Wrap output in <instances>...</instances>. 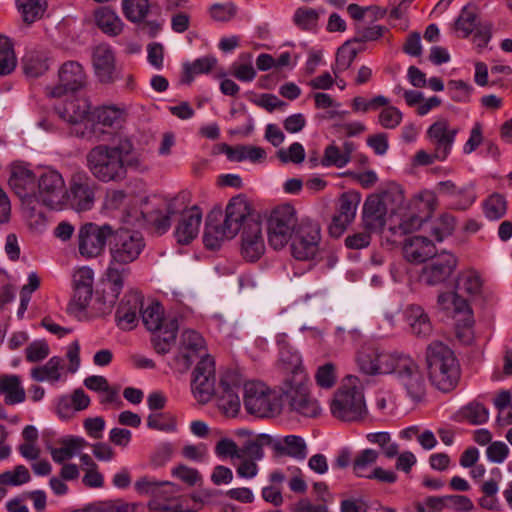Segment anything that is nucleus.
<instances>
[{
    "mask_svg": "<svg viewBox=\"0 0 512 512\" xmlns=\"http://www.w3.org/2000/svg\"><path fill=\"white\" fill-rule=\"evenodd\" d=\"M86 160L90 173L102 183H121L127 178L128 169L143 168L134 144L128 138H120L112 145L93 147L87 153Z\"/></svg>",
    "mask_w": 512,
    "mask_h": 512,
    "instance_id": "obj_1",
    "label": "nucleus"
},
{
    "mask_svg": "<svg viewBox=\"0 0 512 512\" xmlns=\"http://www.w3.org/2000/svg\"><path fill=\"white\" fill-rule=\"evenodd\" d=\"M145 247L143 237L135 231L128 229L112 230L109 242V264L106 270L107 289L104 290V299L109 308L120 295L124 279L130 272L129 265L137 260Z\"/></svg>",
    "mask_w": 512,
    "mask_h": 512,
    "instance_id": "obj_2",
    "label": "nucleus"
},
{
    "mask_svg": "<svg viewBox=\"0 0 512 512\" xmlns=\"http://www.w3.org/2000/svg\"><path fill=\"white\" fill-rule=\"evenodd\" d=\"M251 205L243 195L233 197L226 206L225 218L221 221V210L212 211L206 220L203 240L210 250L220 247L225 239H232L247 222L256 220L251 214Z\"/></svg>",
    "mask_w": 512,
    "mask_h": 512,
    "instance_id": "obj_3",
    "label": "nucleus"
},
{
    "mask_svg": "<svg viewBox=\"0 0 512 512\" xmlns=\"http://www.w3.org/2000/svg\"><path fill=\"white\" fill-rule=\"evenodd\" d=\"M141 318L145 327L154 333L152 341L155 350L160 354L169 352L179 328L177 318H165L163 307L158 302H152L142 310Z\"/></svg>",
    "mask_w": 512,
    "mask_h": 512,
    "instance_id": "obj_4",
    "label": "nucleus"
},
{
    "mask_svg": "<svg viewBox=\"0 0 512 512\" xmlns=\"http://www.w3.org/2000/svg\"><path fill=\"white\" fill-rule=\"evenodd\" d=\"M392 373L406 397L414 404L422 403L427 395V380L419 364L409 355L398 354Z\"/></svg>",
    "mask_w": 512,
    "mask_h": 512,
    "instance_id": "obj_5",
    "label": "nucleus"
},
{
    "mask_svg": "<svg viewBox=\"0 0 512 512\" xmlns=\"http://www.w3.org/2000/svg\"><path fill=\"white\" fill-rule=\"evenodd\" d=\"M187 205L185 195L171 199L154 196L141 204V215L156 232L163 234L170 228L171 217L182 212Z\"/></svg>",
    "mask_w": 512,
    "mask_h": 512,
    "instance_id": "obj_6",
    "label": "nucleus"
},
{
    "mask_svg": "<svg viewBox=\"0 0 512 512\" xmlns=\"http://www.w3.org/2000/svg\"><path fill=\"white\" fill-rule=\"evenodd\" d=\"M97 183L84 171L71 175L65 192V207L76 212L89 211L96 202Z\"/></svg>",
    "mask_w": 512,
    "mask_h": 512,
    "instance_id": "obj_7",
    "label": "nucleus"
},
{
    "mask_svg": "<svg viewBox=\"0 0 512 512\" xmlns=\"http://www.w3.org/2000/svg\"><path fill=\"white\" fill-rule=\"evenodd\" d=\"M298 226L296 211L291 205H282L275 208L268 218V242L275 250L286 246Z\"/></svg>",
    "mask_w": 512,
    "mask_h": 512,
    "instance_id": "obj_8",
    "label": "nucleus"
},
{
    "mask_svg": "<svg viewBox=\"0 0 512 512\" xmlns=\"http://www.w3.org/2000/svg\"><path fill=\"white\" fill-rule=\"evenodd\" d=\"M243 402L247 412L258 417L273 416L280 411L277 394L258 381L244 384Z\"/></svg>",
    "mask_w": 512,
    "mask_h": 512,
    "instance_id": "obj_9",
    "label": "nucleus"
},
{
    "mask_svg": "<svg viewBox=\"0 0 512 512\" xmlns=\"http://www.w3.org/2000/svg\"><path fill=\"white\" fill-rule=\"evenodd\" d=\"M113 227L109 224L98 225L93 222L82 224L76 235L79 254L85 259L96 258L103 254L109 244Z\"/></svg>",
    "mask_w": 512,
    "mask_h": 512,
    "instance_id": "obj_10",
    "label": "nucleus"
},
{
    "mask_svg": "<svg viewBox=\"0 0 512 512\" xmlns=\"http://www.w3.org/2000/svg\"><path fill=\"white\" fill-rule=\"evenodd\" d=\"M320 242V225L311 220H303L291 239V254L300 261L313 260L320 251Z\"/></svg>",
    "mask_w": 512,
    "mask_h": 512,
    "instance_id": "obj_11",
    "label": "nucleus"
},
{
    "mask_svg": "<svg viewBox=\"0 0 512 512\" xmlns=\"http://www.w3.org/2000/svg\"><path fill=\"white\" fill-rule=\"evenodd\" d=\"M398 354L399 352L396 351H382L374 343L365 342L357 351L356 362L359 371L363 374L370 376L391 374Z\"/></svg>",
    "mask_w": 512,
    "mask_h": 512,
    "instance_id": "obj_12",
    "label": "nucleus"
},
{
    "mask_svg": "<svg viewBox=\"0 0 512 512\" xmlns=\"http://www.w3.org/2000/svg\"><path fill=\"white\" fill-rule=\"evenodd\" d=\"M66 186L62 175L56 170H46L37 179L35 203L51 209L65 207Z\"/></svg>",
    "mask_w": 512,
    "mask_h": 512,
    "instance_id": "obj_13",
    "label": "nucleus"
},
{
    "mask_svg": "<svg viewBox=\"0 0 512 512\" xmlns=\"http://www.w3.org/2000/svg\"><path fill=\"white\" fill-rule=\"evenodd\" d=\"M294 373L293 379L286 381L287 388L284 391L290 410L304 417H317L321 412L318 401L310 395L303 377Z\"/></svg>",
    "mask_w": 512,
    "mask_h": 512,
    "instance_id": "obj_14",
    "label": "nucleus"
},
{
    "mask_svg": "<svg viewBox=\"0 0 512 512\" xmlns=\"http://www.w3.org/2000/svg\"><path fill=\"white\" fill-rule=\"evenodd\" d=\"M191 390L201 404L209 402L216 394L215 362L210 355L203 356L197 362L192 373Z\"/></svg>",
    "mask_w": 512,
    "mask_h": 512,
    "instance_id": "obj_15",
    "label": "nucleus"
},
{
    "mask_svg": "<svg viewBox=\"0 0 512 512\" xmlns=\"http://www.w3.org/2000/svg\"><path fill=\"white\" fill-rule=\"evenodd\" d=\"M449 295H439L438 304L442 309L451 311L456 321V336L464 344H470L473 340L472 327L474 324L472 309L466 300H460Z\"/></svg>",
    "mask_w": 512,
    "mask_h": 512,
    "instance_id": "obj_16",
    "label": "nucleus"
},
{
    "mask_svg": "<svg viewBox=\"0 0 512 512\" xmlns=\"http://www.w3.org/2000/svg\"><path fill=\"white\" fill-rule=\"evenodd\" d=\"M37 177L34 172L24 163H13L10 167L8 183L13 192L20 198L22 203L34 210L35 188Z\"/></svg>",
    "mask_w": 512,
    "mask_h": 512,
    "instance_id": "obj_17",
    "label": "nucleus"
},
{
    "mask_svg": "<svg viewBox=\"0 0 512 512\" xmlns=\"http://www.w3.org/2000/svg\"><path fill=\"white\" fill-rule=\"evenodd\" d=\"M87 83L83 66L76 61H67L58 70V83L47 88L51 97H62L68 93L82 89Z\"/></svg>",
    "mask_w": 512,
    "mask_h": 512,
    "instance_id": "obj_18",
    "label": "nucleus"
},
{
    "mask_svg": "<svg viewBox=\"0 0 512 512\" xmlns=\"http://www.w3.org/2000/svg\"><path fill=\"white\" fill-rule=\"evenodd\" d=\"M457 267V258L450 252L434 255L422 268L421 281L435 286L445 283Z\"/></svg>",
    "mask_w": 512,
    "mask_h": 512,
    "instance_id": "obj_19",
    "label": "nucleus"
},
{
    "mask_svg": "<svg viewBox=\"0 0 512 512\" xmlns=\"http://www.w3.org/2000/svg\"><path fill=\"white\" fill-rule=\"evenodd\" d=\"M459 129L451 127L448 120L441 118L435 121L426 131L429 143L436 150L438 161H444L451 153L455 137Z\"/></svg>",
    "mask_w": 512,
    "mask_h": 512,
    "instance_id": "obj_20",
    "label": "nucleus"
},
{
    "mask_svg": "<svg viewBox=\"0 0 512 512\" xmlns=\"http://www.w3.org/2000/svg\"><path fill=\"white\" fill-rule=\"evenodd\" d=\"M92 65L97 80L102 84H113L120 77L115 53L107 44H100L93 49Z\"/></svg>",
    "mask_w": 512,
    "mask_h": 512,
    "instance_id": "obj_21",
    "label": "nucleus"
},
{
    "mask_svg": "<svg viewBox=\"0 0 512 512\" xmlns=\"http://www.w3.org/2000/svg\"><path fill=\"white\" fill-rule=\"evenodd\" d=\"M205 355L208 354L203 337L194 330H184L180 339L177 362L187 370L196 360H201Z\"/></svg>",
    "mask_w": 512,
    "mask_h": 512,
    "instance_id": "obj_22",
    "label": "nucleus"
},
{
    "mask_svg": "<svg viewBox=\"0 0 512 512\" xmlns=\"http://www.w3.org/2000/svg\"><path fill=\"white\" fill-rule=\"evenodd\" d=\"M143 308V297L137 291H131L124 295L115 312L117 326L125 331L136 327L139 314Z\"/></svg>",
    "mask_w": 512,
    "mask_h": 512,
    "instance_id": "obj_23",
    "label": "nucleus"
},
{
    "mask_svg": "<svg viewBox=\"0 0 512 512\" xmlns=\"http://www.w3.org/2000/svg\"><path fill=\"white\" fill-rule=\"evenodd\" d=\"M265 251L262 226L258 220H250L241 234V254L250 262L257 261Z\"/></svg>",
    "mask_w": 512,
    "mask_h": 512,
    "instance_id": "obj_24",
    "label": "nucleus"
},
{
    "mask_svg": "<svg viewBox=\"0 0 512 512\" xmlns=\"http://www.w3.org/2000/svg\"><path fill=\"white\" fill-rule=\"evenodd\" d=\"M483 284L484 282L479 272L474 269H466L457 276L455 292H446L440 295H449L453 297V301L458 298L468 302V298L475 299L482 295Z\"/></svg>",
    "mask_w": 512,
    "mask_h": 512,
    "instance_id": "obj_25",
    "label": "nucleus"
},
{
    "mask_svg": "<svg viewBox=\"0 0 512 512\" xmlns=\"http://www.w3.org/2000/svg\"><path fill=\"white\" fill-rule=\"evenodd\" d=\"M332 415L342 421L352 420V375H346L330 403Z\"/></svg>",
    "mask_w": 512,
    "mask_h": 512,
    "instance_id": "obj_26",
    "label": "nucleus"
},
{
    "mask_svg": "<svg viewBox=\"0 0 512 512\" xmlns=\"http://www.w3.org/2000/svg\"><path fill=\"white\" fill-rule=\"evenodd\" d=\"M178 214L181 215L176 226L175 237L180 244L190 243L199 233L202 212L197 206L187 207Z\"/></svg>",
    "mask_w": 512,
    "mask_h": 512,
    "instance_id": "obj_27",
    "label": "nucleus"
},
{
    "mask_svg": "<svg viewBox=\"0 0 512 512\" xmlns=\"http://www.w3.org/2000/svg\"><path fill=\"white\" fill-rule=\"evenodd\" d=\"M428 375L432 385L443 392L451 391L460 377V369L457 359L444 365L428 369Z\"/></svg>",
    "mask_w": 512,
    "mask_h": 512,
    "instance_id": "obj_28",
    "label": "nucleus"
},
{
    "mask_svg": "<svg viewBox=\"0 0 512 512\" xmlns=\"http://www.w3.org/2000/svg\"><path fill=\"white\" fill-rule=\"evenodd\" d=\"M389 213L381 203V198L377 194H370L363 205L362 220L366 230L376 231L386 223V217Z\"/></svg>",
    "mask_w": 512,
    "mask_h": 512,
    "instance_id": "obj_29",
    "label": "nucleus"
},
{
    "mask_svg": "<svg viewBox=\"0 0 512 512\" xmlns=\"http://www.w3.org/2000/svg\"><path fill=\"white\" fill-rule=\"evenodd\" d=\"M438 191L452 200L451 205L455 209L465 210L475 201V194L469 185L457 186L454 182L447 180L438 183Z\"/></svg>",
    "mask_w": 512,
    "mask_h": 512,
    "instance_id": "obj_30",
    "label": "nucleus"
},
{
    "mask_svg": "<svg viewBox=\"0 0 512 512\" xmlns=\"http://www.w3.org/2000/svg\"><path fill=\"white\" fill-rule=\"evenodd\" d=\"M352 198L349 193H343L337 204L336 213L329 226V233L332 237H340L352 220Z\"/></svg>",
    "mask_w": 512,
    "mask_h": 512,
    "instance_id": "obj_31",
    "label": "nucleus"
},
{
    "mask_svg": "<svg viewBox=\"0 0 512 512\" xmlns=\"http://www.w3.org/2000/svg\"><path fill=\"white\" fill-rule=\"evenodd\" d=\"M403 253L409 262L422 263L434 256V245L426 237L415 236L407 240Z\"/></svg>",
    "mask_w": 512,
    "mask_h": 512,
    "instance_id": "obj_32",
    "label": "nucleus"
},
{
    "mask_svg": "<svg viewBox=\"0 0 512 512\" xmlns=\"http://www.w3.org/2000/svg\"><path fill=\"white\" fill-rule=\"evenodd\" d=\"M90 112V103L84 98H73L64 105L56 107L59 117L69 124L82 123Z\"/></svg>",
    "mask_w": 512,
    "mask_h": 512,
    "instance_id": "obj_33",
    "label": "nucleus"
},
{
    "mask_svg": "<svg viewBox=\"0 0 512 512\" xmlns=\"http://www.w3.org/2000/svg\"><path fill=\"white\" fill-rule=\"evenodd\" d=\"M405 317L412 333L419 338H426L432 332V324L428 314L419 305H409Z\"/></svg>",
    "mask_w": 512,
    "mask_h": 512,
    "instance_id": "obj_34",
    "label": "nucleus"
},
{
    "mask_svg": "<svg viewBox=\"0 0 512 512\" xmlns=\"http://www.w3.org/2000/svg\"><path fill=\"white\" fill-rule=\"evenodd\" d=\"M94 22L97 27L109 36H117L123 30V23L109 7H99L94 11Z\"/></svg>",
    "mask_w": 512,
    "mask_h": 512,
    "instance_id": "obj_35",
    "label": "nucleus"
},
{
    "mask_svg": "<svg viewBox=\"0 0 512 512\" xmlns=\"http://www.w3.org/2000/svg\"><path fill=\"white\" fill-rule=\"evenodd\" d=\"M95 115L98 124L118 129L126 121L127 110L124 105H104L96 110Z\"/></svg>",
    "mask_w": 512,
    "mask_h": 512,
    "instance_id": "obj_36",
    "label": "nucleus"
},
{
    "mask_svg": "<svg viewBox=\"0 0 512 512\" xmlns=\"http://www.w3.org/2000/svg\"><path fill=\"white\" fill-rule=\"evenodd\" d=\"M273 449L280 455H287L297 460H304L307 456V445L304 439L296 435H288L282 441H275Z\"/></svg>",
    "mask_w": 512,
    "mask_h": 512,
    "instance_id": "obj_37",
    "label": "nucleus"
},
{
    "mask_svg": "<svg viewBox=\"0 0 512 512\" xmlns=\"http://www.w3.org/2000/svg\"><path fill=\"white\" fill-rule=\"evenodd\" d=\"M22 68L27 77L37 78L49 69V58L43 51H28L22 58Z\"/></svg>",
    "mask_w": 512,
    "mask_h": 512,
    "instance_id": "obj_38",
    "label": "nucleus"
},
{
    "mask_svg": "<svg viewBox=\"0 0 512 512\" xmlns=\"http://www.w3.org/2000/svg\"><path fill=\"white\" fill-rule=\"evenodd\" d=\"M456 359L453 350L442 341H432L426 348L425 360L427 369L436 368Z\"/></svg>",
    "mask_w": 512,
    "mask_h": 512,
    "instance_id": "obj_39",
    "label": "nucleus"
},
{
    "mask_svg": "<svg viewBox=\"0 0 512 512\" xmlns=\"http://www.w3.org/2000/svg\"><path fill=\"white\" fill-rule=\"evenodd\" d=\"M0 393L5 396V402L8 405L22 403L26 397L20 377L12 374L1 376Z\"/></svg>",
    "mask_w": 512,
    "mask_h": 512,
    "instance_id": "obj_40",
    "label": "nucleus"
},
{
    "mask_svg": "<svg viewBox=\"0 0 512 512\" xmlns=\"http://www.w3.org/2000/svg\"><path fill=\"white\" fill-rule=\"evenodd\" d=\"M63 369V360L60 357H52L46 364L34 367L31 370V377L38 382L47 381L53 384L61 380Z\"/></svg>",
    "mask_w": 512,
    "mask_h": 512,
    "instance_id": "obj_41",
    "label": "nucleus"
},
{
    "mask_svg": "<svg viewBox=\"0 0 512 512\" xmlns=\"http://www.w3.org/2000/svg\"><path fill=\"white\" fill-rule=\"evenodd\" d=\"M223 151L229 160L236 162L244 160L258 162L266 158V152L263 148L252 145H238L236 147L224 145Z\"/></svg>",
    "mask_w": 512,
    "mask_h": 512,
    "instance_id": "obj_42",
    "label": "nucleus"
},
{
    "mask_svg": "<svg viewBox=\"0 0 512 512\" xmlns=\"http://www.w3.org/2000/svg\"><path fill=\"white\" fill-rule=\"evenodd\" d=\"M351 145L343 143L341 147L331 144L326 147L324 156L321 158V165L324 167L336 166L338 168L344 167L351 158Z\"/></svg>",
    "mask_w": 512,
    "mask_h": 512,
    "instance_id": "obj_43",
    "label": "nucleus"
},
{
    "mask_svg": "<svg viewBox=\"0 0 512 512\" xmlns=\"http://www.w3.org/2000/svg\"><path fill=\"white\" fill-rule=\"evenodd\" d=\"M381 198V203L391 215L396 214L405 207V196L402 187L396 183H391L381 193L377 194Z\"/></svg>",
    "mask_w": 512,
    "mask_h": 512,
    "instance_id": "obj_44",
    "label": "nucleus"
},
{
    "mask_svg": "<svg viewBox=\"0 0 512 512\" xmlns=\"http://www.w3.org/2000/svg\"><path fill=\"white\" fill-rule=\"evenodd\" d=\"M86 441L81 437H70L62 440V446L59 448H51L50 453L52 459L56 463H64L70 460L76 453H78L85 445Z\"/></svg>",
    "mask_w": 512,
    "mask_h": 512,
    "instance_id": "obj_45",
    "label": "nucleus"
},
{
    "mask_svg": "<svg viewBox=\"0 0 512 512\" xmlns=\"http://www.w3.org/2000/svg\"><path fill=\"white\" fill-rule=\"evenodd\" d=\"M216 64L217 59L213 56L201 57L192 63L186 62L183 64L184 78L182 81L190 84L196 75L210 72Z\"/></svg>",
    "mask_w": 512,
    "mask_h": 512,
    "instance_id": "obj_46",
    "label": "nucleus"
},
{
    "mask_svg": "<svg viewBox=\"0 0 512 512\" xmlns=\"http://www.w3.org/2000/svg\"><path fill=\"white\" fill-rule=\"evenodd\" d=\"M17 66V57L11 40L0 34V76L11 74Z\"/></svg>",
    "mask_w": 512,
    "mask_h": 512,
    "instance_id": "obj_47",
    "label": "nucleus"
},
{
    "mask_svg": "<svg viewBox=\"0 0 512 512\" xmlns=\"http://www.w3.org/2000/svg\"><path fill=\"white\" fill-rule=\"evenodd\" d=\"M16 6L25 23L31 24L40 19L46 9L45 0H16Z\"/></svg>",
    "mask_w": 512,
    "mask_h": 512,
    "instance_id": "obj_48",
    "label": "nucleus"
},
{
    "mask_svg": "<svg viewBox=\"0 0 512 512\" xmlns=\"http://www.w3.org/2000/svg\"><path fill=\"white\" fill-rule=\"evenodd\" d=\"M276 343L279 347L280 360L288 363L290 365L289 368L296 372L301 363V358L297 351H291L292 347L287 341V335L285 333L278 334L276 336Z\"/></svg>",
    "mask_w": 512,
    "mask_h": 512,
    "instance_id": "obj_49",
    "label": "nucleus"
},
{
    "mask_svg": "<svg viewBox=\"0 0 512 512\" xmlns=\"http://www.w3.org/2000/svg\"><path fill=\"white\" fill-rule=\"evenodd\" d=\"M218 407L227 416L234 417L241 406L237 390L218 391Z\"/></svg>",
    "mask_w": 512,
    "mask_h": 512,
    "instance_id": "obj_50",
    "label": "nucleus"
},
{
    "mask_svg": "<svg viewBox=\"0 0 512 512\" xmlns=\"http://www.w3.org/2000/svg\"><path fill=\"white\" fill-rule=\"evenodd\" d=\"M147 426L162 432H174L177 429V421L170 413L157 412L147 417Z\"/></svg>",
    "mask_w": 512,
    "mask_h": 512,
    "instance_id": "obj_51",
    "label": "nucleus"
},
{
    "mask_svg": "<svg viewBox=\"0 0 512 512\" xmlns=\"http://www.w3.org/2000/svg\"><path fill=\"white\" fill-rule=\"evenodd\" d=\"M314 379L316 384L325 390L331 389L337 381L336 366L332 362H327L317 367Z\"/></svg>",
    "mask_w": 512,
    "mask_h": 512,
    "instance_id": "obj_52",
    "label": "nucleus"
},
{
    "mask_svg": "<svg viewBox=\"0 0 512 512\" xmlns=\"http://www.w3.org/2000/svg\"><path fill=\"white\" fill-rule=\"evenodd\" d=\"M123 12L132 22L141 21L149 12L148 0H123Z\"/></svg>",
    "mask_w": 512,
    "mask_h": 512,
    "instance_id": "obj_53",
    "label": "nucleus"
},
{
    "mask_svg": "<svg viewBox=\"0 0 512 512\" xmlns=\"http://www.w3.org/2000/svg\"><path fill=\"white\" fill-rule=\"evenodd\" d=\"M507 211L506 199L501 194H492L484 203V212L490 220L502 218Z\"/></svg>",
    "mask_w": 512,
    "mask_h": 512,
    "instance_id": "obj_54",
    "label": "nucleus"
},
{
    "mask_svg": "<svg viewBox=\"0 0 512 512\" xmlns=\"http://www.w3.org/2000/svg\"><path fill=\"white\" fill-rule=\"evenodd\" d=\"M461 415L470 424L480 425L487 422L489 411L481 403L471 402L461 409Z\"/></svg>",
    "mask_w": 512,
    "mask_h": 512,
    "instance_id": "obj_55",
    "label": "nucleus"
},
{
    "mask_svg": "<svg viewBox=\"0 0 512 512\" xmlns=\"http://www.w3.org/2000/svg\"><path fill=\"white\" fill-rule=\"evenodd\" d=\"M318 19L319 11L308 7L298 8L294 14L295 24L303 30L315 29Z\"/></svg>",
    "mask_w": 512,
    "mask_h": 512,
    "instance_id": "obj_56",
    "label": "nucleus"
},
{
    "mask_svg": "<svg viewBox=\"0 0 512 512\" xmlns=\"http://www.w3.org/2000/svg\"><path fill=\"white\" fill-rule=\"evenodd\" d=\"M447 91L453 101L466 103L470 101L473 87L463 80H450L447 83Z\"/></svg>",
    "mask_w": 512,
    "mask_h": 512,
    "instance_id": "obj_57",
    "label": "nucleus"
},
{
    "mask_svg": "<svg viewBox=\"0 0 512 512\" xmlns=\"http://www.w3.org/2000/svg\"><path fill=\"white\" fill-rule=\"evenodd\" d=\"M456 220L453 215L442 214L431 228L432 235L437 241H442L445 237L451 235L455 229Z\"/></svg>",
    "mask_w": 512,
    "mask_h": 512,
    "instance_id": "obj_58",
    "label": "nucleus"
},
{
    "mask_svg": "<svg viewBox=\"0 0 512 512\" xmlns=\"http://www.w3.org/2000/svg\"><path fill=\"white\" fill-rule=\"evenodd\" d=\"M389 104V99L382 95H377L372 99H366L362 96L354 97L353 108L354 113H368L370 111H376L380 107L386 106Z\"/></svg>",
    "mask_w": 512,
    "mask_h": 512,
    "instance_id": "obj_59",
    "label": "nucleus"
},
{
    "mask_svg": "<svg viewBox=\"0 0 512 512\" xmlns=\"http://www.w3.org/2000/svg\"><path fill=\"white\" fill-rule=\"evenodd\" d=\"M93 289L74 288L73 297L68 305V311L71 314L78 315L88 306L92 298Z\"/></svg>",
    "mask_w": 512,
    "mask_h": 512,
    "instance_id": "obj_60",
    "label": "nucleus"
},
{
    "mask_svg": "<svg viewBox=\"0 0 512 512\" xmlns=\"http://www.w3.org/2000/svg\"><path fill=\"white\" fill-rule=\"evenodd\" d=\"M30 481L29 470L24 465H17L13 471L0 474V484L18 486Z\"/></svg>",
    "mask_w": 512,
    "mask_h": 512,
    "instance_id": "obj_61",
    "label": "nucleus"
},
{
    "mask_svg": "<svg viewBox=\"0 0 512 512\" xmlns=\"http://www.w3.org/2000/svg\"><path fill=\"white\" fill-rule=\"evenodd\" d=\"M355 35L354 43L356 42H367V41H376L382 35L386 34L389 29L386 26L382 25H373L367 27H354Z\"/></svg>",
    "mask_w": 512,
    "mask_h": 512,
    "instance_id": "obj_62",
    "label": "nucleus"
},
{
    "mask_svg": "<svg viewBox=\"0 0 512 512\" xmlns=\"http://www.w3.org/2000/svg\"><path fill=\"white\" fill-rule=\"evenodd\" d=\"M241 448L238 447L236 442L230 438H221L217 441L214 452L217 457L221 459H240Z\"/></svg>",
    "mask_w": 512,
    "mask_h": 512,
    "instance_id": "obj_63",
    "label": "nucleus"
},
{
    "mask_svg": "<svg viewBox=\"0 0 512 512\" xmlns=\"http://www.w3.org/2000/svg\"><path fill=\"white\" fill-rule=\"evenodd\" d=\"M136 508V504L114 500L93 505V512H136Z\"/></svg>",
    "mask_w": 512,
    "mask_h": 512,
    "instance_id": "obj_64",
    "label": "nucleus"
}]
</instances>
